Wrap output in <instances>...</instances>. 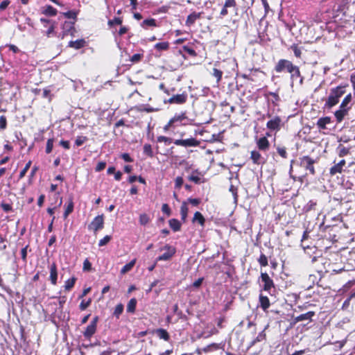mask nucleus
<instances>
[{"mask_svg": "<svg viewBox=\"0 0 355 355\" xmlns=\"http://www.w3.org/2000/svg\"><path fill=\"white\" fill-rule=\"evenodd\" d=\"M31 166V161H29L26 163V166H24V168L21 171L20 173H19V179H21L23 178L26 173H27V171H28V169L30 168Z\"/></svg>", "mask_w": 355, "mask_h": 355, "instance_id": "nucleus-38", "label": "nucleus"}, {"mask_svg": "<svg viewBox=\"0 0 355 355\" xmlns=\"http://www.w3.org/2000/svg\"><path fill=\"white\" fill-rule=\"evenodd\" d=\"M140 26L144 28L148 29L150 27L156 26V21L154 19H146L140 23Z\"/></svg>", "mask_w": 355, "mask_h": 355, "instance_id": "nucleus-17", "label": "nucleus"}, {"mask_svg": "<svg viewBox=\"0 0 355 355\" xmlns=\"http://www.w3.org/2000/svg\"><path fill=\"white\" fill-rule=\"evenodd\" d=\"M76 280V278H75V277H72L71 279H67L64 284L65 290L66 291L71 290L73 287Z\"/></svg>", "mask_w": 355, "mask_h": 355, "instance_id": "nucleus-35", "label": "nucleus"}, {"mask_svg": "<svg viewBox=\"0 0 355 355\" xmlns=\"http://www.w3.org/2000/svg\"><path fill=\"white\" fill-rule=\"evenodd\" d=\"M105 166H106V163L105 162H98L97 164L95 169H96V171H101L103 170L105 168Z\"/></svg>", "mask_w": 355, "mask_h": 355, "instance_id": "nucleus-54", "label": "nucleus"}, {"mask_svg": "<svg viewBox=\"0 0 355 355\" xmlns=\"http://www.w3.org/2000/svg\"><path fill=\"white\" fill-rule=\"evenodd\" d=\"M50 280L52 283V284L55 285L57 283V279H58V272H57V267L56 264L55 263H53L50 266Z\"/></svg>", "mask_w": 355, "mask_h": 355, "instance_id": "nucleus-12", "label": "nucleus"}, {"mask_svg": "<svg viewBox=\"0 0 355 355\" xmlns=\"http://www.w3.org/2000/svg\"><path fill=\"white\" fill-rule=\"evenodd\" d=\"M104 224L103 216L99 215L96 216L92 223L89 225L88 228L90 230H93L94 232L103 229Z\"/></svg>", "mask_w": 355, "mask_h": 355, "instance_id": "nucleus-3", "label": "nucleus"}, {"mask_svg": "<svg viewBox=\"0 0 355 355\" xmlns=\"http://www.w3.org/2000/svg\"><path fill=\"white\" fill-rule=\"evenodd\" d=\"M98 317L96 316L91 321L90 324L87 327L83 334L85 338H91L96 332Z\"/></svg>", "mask_w": 355, "mask_h": 355, "instance_id": "nucleus-4", "label": "nucleus"}, {"mask_svg": "<svg viewBox=\"0 0 355 355\" xmlns=\"http://www.w3.org/2000/svg\"><path fill=\"white\" fill-rule=\"evenodd\" d=\"M258 261L260 265L262 266H266L268 265V259L264 254H261Z\"/></svg>", "mask_w": 355, "mask_h": 355, "instance_id": "nucleus-47", "label": "nucleus"}, {"mask_svg": "<svg viewBox=\"0 0 355 355\" xmlns=\"http://www.w3.org/2000/svg\"><path fill=\"white\" fill-rule=\"evenodd\" d=\"M205 218L200 213L199 211H196L194 214L193 218V222H198L199 224H200L202 226L205 224Z\"/></svg>", "mask_w": 355, "mask_h": 355, "instance_id": "nucleus-29", "label": "nucleus"}, {"mask_svg": "<svg viewBox=\"0 0 355 355\" xmlns=\"http://www.w3.org/2000/svg\"><path fill=\"white\" fill-rule=\"evenodd\" d=\"M169 47V43L168 42H162L157 43L155 45V49H156L158 51H166Z\"/></svg>", "mask_w": 355, "mask_h": 355, "instance_id": "nucleus-34", "label": "nucleus"}, {"mask_svg": "<svg viewBox=\"0 0 355 355\" xmlns=\"http://www.w3.org/2000/svg\"><path fill=\"white\" fill-rule=\"evenodd\" d=\"M63 15L68 19H76L77 17V13L72 10L64 12Z\"/></svg>", "mask_w": 355, "mask_h": 355, "instance_id": "nucleus-45", "label": "nucleus"}, {"mask_svg": "<svg viewBox=\"0 0 355 355\" xmlns=\"http://www.w3.org/2000/svg\"><path fill=\"white\" fill-rule=\"evenodd\" d=\"M187 119L185 112H181L179 114H175L173 118L171 119V122H173L174 124L175 123H180L183 125L187 124V123H183V121Z\"/></svg>", "mask_w": 355, "mask_h": 355, "instance_id": "nucleus-13", "label": "nucleus"}, {"mask_svg": "<svg viewBox=\"0 0 355 355\" xmlns=\"http://www.w3.org/2000/svg\"><path fill=\"white\" fill-rule=\"evenodd\" d=\"M187 98V96L185 94H177V95L172 96L168 100V102L170 103L181 104L186 101Z\"/></svg>", "mask_w": 355, "mask_h": 355, "instance_id": "nucleus-11", "label": "nucleus"}, {"mask_svg": "<svg viewBox=\"0 0 355 355\" xmlns=\"http://www.w3.org/2000/svg\"><path fill=\"white\" fill-rule=\"evenodd\" d=\"M123 305L122 304H119L115 307L114 311V315L119 318L120 315L123 313Z\"/></svg>", "mask_w": 355, "mask_h": 355, "instance_id": "nucleus-36", "label": "nucleus"}, {"mask_svg": "<svg viewBox=\"0 0 355 355\" xmlns=\"http://www.w3.org/2000/svg\"><path fill=\"white\" fill-rule=\"evenodd\" d=\"M331 122V119L329 116L322 117L318 119L317 122V125L320 129H325L326 125Z\"/></svg>", "mask_w": 355, "mask_h": 355, "instance_id": "nucleus-20", "label": "nucleus"}, {"mask_svg": "<svg viewBox=\"0 0 355 355\" xmlns=\"http://www.w3.org/2000/svg\"><path fill=\"white\" fill-rule=\"evenodd\" d=\"M352 94H347L343 100V101L340 105V108H342V109L346 108V110H349L350 109V107L349 106V105L352 101Z\"/></svg>", "mask_w": 355, "mask_h": 355, "instance_id": "nucleus-25", "label": "nucleus"}, {"mask_svg": "<svg viewBox=\"0 0 355 355\" xmlns=\"http://www.w3.org/2000/svg\"><path fill=\"white\" fill-rule=\"evenodd\" d=\"M164 250L165 252L157 257L158 261H167L169 260L175 253V248L173 246L166 245L164 246Z\"/></svg>", "mask_w": 355, "mask_h": 355, "instance_id": "nucleus-5", "label": "nucleus"}, {"mask_svg": "<svg viewBox=\"0 0 355 355\" xmlns=\"http://www.w3.org/2000/svg\"><path fill=\"white\" fill-rule=\"evenodd\" d=\"M174 144L184 147H196L199 146L200 141L195 138L191 137L186 139H176L174 141Z\"/></svg>", "mask_w": 355, "mask_h": 355, "instance_id": "nucleus-2", "label": "nucleus"}, {"mask_svg": "<svg viewBox=\"0 0 355 355\" xmlns=\"http://www.w3.org/2000/svg\"><path fill=\"white\" fill-rule=\"evenodd\" d=\"M86 139L87 138L85 137H78L75 141V144L77 146H80L83 144Z\"/></svg>", "mask_w": 355, "mask_h": 355, "instance_id": "nucleus-52", "label": "nucleus"}, {"mask_svg": "<svg viewBox=\"0 0 355 355\" xmlns=\"http://www.w3.org/2000/svg\"><path fill=\"white\" fill-rule=\"evenodd\" d=\"M91 304V300L89 299L87 302L83 300L79 306L81 311L85 310Z\"/></svg>", "mask_w": 355, "mask_h": 355, "instance_id": "nucleus-49", "label": "nucleus"}, {"mask_svg": "<svg viewBox=\"0 0 355 355\" xmlns=\"http://www.w3.org/2000/svg\"><path fill=\"white\" fill-rule=\"evenodd\" d=\"M133 268V260L125 264L121 270L120 275H123L130 271Z\"/></svg>", "mask_w": 355, "mask_h": 355, "instance_id": "nucleus-33", "label": "nucleus"}, {"mask_svg": "<svg viewBox=\"0 0 355 355\" xmlns=\"http://www.w3.org/2000/svg\"><path fill=\"white\" fill-rule=\"evenodd\" d=\"M9 4H10L9 0L3 1L0 3V10H4L8 6Z\"/></svg>", "mask_w": 355, "mask_h": 355, "instance_id": "nucleus-58", "label": "nucleus"}, {"mask_svg": "<svg viewBox=\"0 0 355 355\" xmlns=\"http://www.w3.org/2000/svg\"><path fill=\"white\" fill-rule=\"evenodd\" d=\"M183 178L182 177H177L175 180V187L176 189H180L183 184Z\"/></svg>", "mask_w": 355, "mask_h": 355, "instance_id": "nucleus-46", "label": "nucleus"}, {"mask_svg": "<svg viewBox=\"0 0 355 355\" xmlns=\"http://www.w3.org/2000/svg\"><path fill=\"white\" fill-rule=\"evenodd\" d=\"M314 312L309 311L306 313L301 314L296 318V321L300 322L304 320H311L312 317L314 315Z\"/></svg>", "mask_w": 355, "mask_h": 355, "instance_id": "nucleus-22", "label": "nucleus"}, {"mask_svg": "<svg viewBox=\"0 0 355 355\" xmlns=\"http://www.w3.org/2000/svg\"><path fill=\"white\" fill-rule=\"evenodd\" d=\"M162 211L166 216H169L171 215V209L167 204H163L162 206Z\"/></svg>", "mask_w": 355, "mask_h": 355, "instance_id": "nucleus-50", "label": "nucleus"}, {"mask_svg": "<svg viewBox=\"0 0 355 355\" xmlns=\"http://www.w3.org/2000/svg\"><path fill=\"white\" fill-rule=\"evenodd\" d=\"M144 153L148 155H152V149H151V146L150 145H148V144H146L144 146Z\"/></svg>", "mask_w": 355, "mask_h": 355, "instance_id": "nucleus-62", "label": "nucleus"}, {"mask_svg": "<svg viewBox=\"0 0 355 355\" xmlns=\"http://www.w3.org/2000/svg\"><path fill=\"white\" fill-rule=\"evenodd\" d=\"M42 13L47 16H55L57 14V10L51 6H46L44 8Z\"/></svg>", "mask_w": 355, "mask_h": 355, "instance_id": "nucleus-24", "label": "nucleus"}, {"mask_svg": "<svg viewBox=\"0 0 355 355\" xmlns=\"http://www.w3.org/2000/svg\"><path fill=\"white\" fill-rule=\"evenodd\" d=\"M1 208L6 212H9L12 210V206L8 203H2L1 205Z\"/></svg>", "mask_w": 355, "mask_h": 355, "instance_id": "nucleus-55", "label": "nucleus"}, {"mask_svg": "<svg viewBox=\"0 0 355 355\" xmlns=\"http://www.w3.org/2000/svg\"><path fill=\"white\" fill-rule=\"evenodd\" d=\"M7 120L5 116H0V129L4 130L6 128Z\"/></svg>", "mask_w": 355, "mask_h": 355, "instance_id": "nucleus-48", "label": "nucleus"}, {"mask_svg": "<svg viewBox=\"0 0 355 355\" xmlns=\"http://www.w3.org/2000/svg\"><path fill=\"white\" fill-rule=\"evenodd\" d=\"M251 159L254 164H259L261 163L262 157L261 154L257 150H252L251 152Z\"/></svg>", "mask_w": 355, "mask_h": 355, "instance_id": "nucleus-27", "label": "nucleus"}, {"mask_svg": "<svg viewBox=\"0 0 355 355\" xmlns=\"http://www.w3.org/2000/svg\"><path fill=\"white\" fill-rule=\"evenodd\" d=\"M85 43V42L84 40H77L76 41L69 42V46L76 49H79L84 46Z\"/></svg>", "mask_w": 355, "mask_h": 355, "instance_id": "nucleus-26", "label": "nucleus"}, {"mask_svg": "<svg viewBox=\"0 0 355 355\" xmlns=\"http://www.w3.org/2000/svg\"><path fill=\"white\" fill-rule=\"evenodd\" d=\"M201 12H192L190 14L187 19L186 24L187 26H191L195 21L201 17Z\"/></svg>", "mask_w": 355, "mask_h": 355, "instance_id": "nucleus-15", "label": "nucleus"}, {"mask_svg": "<svg viewBox=\"0 0 355 355\" xmlns=\"http://www.w3.org/2000/svg\"><path fill=\"white\" fill-rule=\"evenodd\" d=\"M313 164L314 160L308 156H304L301 159V166L309 171V172L313 175L315 173Z\"/></svg>", "mask_w": 355, "mask_h": 355, "instance_id": "nucleus-6", "label": "nucleus"}, {"mask_svg": "<svg viewBox=\"0 0 355 355\" xmlns=\"http://www.w3.org/2000/svg\"><path fill=\"white\" fill-rule=\"evenodd\" d=\"M291 80L292 85L295 82H298L300 85L302 84L303 78L300 75L299 67L291 74Z\"/></svg>", "mask_w": 355, "mask_h": 355, "instance_id": "nucleus-14", "label": "nucleus"}, {"mask_svg": "<svg viewBox=\"0 0 355 355\" xmlns=\"http://www.w3.org/2000/svg\"><path fill=\"white\" fill-rule=\"evenodd\" d=\"M6 244L5 243V239L0 234V250H3L6 248Z\"/></svg>", "mask_w": 355, "mask_h": 355, "instance_id": "nucleus-63", "label": "nucleus"}, {"mask_svg": "<svg viewBox=\"0 0 355 355\" xmlns=\"http://www.w3.org/2000/svg\"><path fill=\"white\" fill-rule=\"evenodd\" d=\"M291 61L285 59H282L278 61L275 65V69L277 73H281L286 71V69L288 66Z\"/></svg>", "mask_w": 355, "mask_h": 355, "instance_id": "nucleus-10", "label": "nucleus"}, {"mask_svg": "<svg viewBox=\"0 0 355 355\" xmlns=\"http://www.w3.org/2000/svg\"><path fill=\"white\" fill-rule=\"evenodd\" d=\"M168 224H169V226L174 231V232H178L180 230L181 228V223L180 222L177 220V219H175V218H172L171 220H169L168 221Z\"/></svg>", "mask_w": 355, "mask_h": 355, "instance_id": "nucleus-23", "label": "nucleus"}, {"mask_svg": "<svg viewBox=\"0 0 355 355\" xmlns=\"http://www.w3.org/2000/svg\"><path fill=\"white\" fill-rule=\"evenodd\" d=\"M261 279L262 282H263V289L264 291H270L273 286L274 284L272 280L270 279L269 275L266 272H262L261 275Z\"/></svg>", "mask_w": 355, "mask_h": 355, "instance_id": "nucleus-8", "label": "nucleus"}, {"mask_svg": "<svg viewBox=\"0 0 355 355\" xmlns=\"http://www.w3.org/2000/svg\"><path fill=\"white\" fill-rule=\"evenodd\" d=\"M189 208L187 202H183L180 207L181 219L182 221H185L187 217Z\"/></svg>", "mask_w": 355, "mask_h": 355, "instance_id": "nucleus-21", "label": "nucleus"}, {"mask_svg": "<svg viewBox=\"0 0 355 355\" xmlns=\"http://www.w3.org/2000/svg\"><path fill=\"white\" fill-rule=\"evenodd\" d=\"M257 147L260 150L266 151L269 148V141L266 137L259 138L257 141Z\"/></svg>", "mask_w": 355, "mask_h": 355, "instance_id": "nucleus-9", "label": "nucleus"}, {"mask_svg": "<svg viewBox=\"0 0 355 355\" xmlns=\"http://www.w3.org/2000/svg\"><path fill=\"white\" fill-rule=\"evenodd\" d=\"M73 24H74V22L65 21L64 24H63L64 32L65 33H70L71 34H72L71 31L74 30Z\"/></svg>", "mask_w": 355, "mask_h": 355, "instance_id": "nucleus-32", "label": "nucleus"}, {"mask_svg": "<svg viewBox=\"0 0 355 355\" xmlns=\"http://www.w3.org/2000/svg\"><path fill=\"white\" fill-rule=\"evenodd\" d=\"M348 110H346V108H340L339 107V110L336 111L335 112V117L336 118V120L338 122H341L345 115H347L348 112Z\"/></svg>", "mask_w": 355, "mask_h": 355, "instance_id": "nucleus-18", "label": "nucleus"}, {"mask_svg": "<svg viewBox=\"0 0 355 355\" xmlns=\"http://www.w3.org/2000/svg\"><path fill=\"white\" fill-rule=\"evenodd\" d=\"M278 153L283 158H286L287 156V153L285 148L278 147L277 148Z\"/></svg>", "mask_w": 355, "mask_h": 355, "instance_id": "nucleus-53", "label": "nucleus"}, {"mask_svg": "<svg viewBox=\"0 0 355 355\" xmlns=\"http://www.w3.org/2000/svg\"><path fill=\"white\" fill-rule=\"evenodd\" d=\"M73 202L72 199H69L67 206L64 210L63 214L64 218H67L68 216L73 211Z\"/></svg>", "mask_w": 355, "mask_h": 355, "instance_id": "nucleus-28", "label": "nucleus"}, {"mask_svg": "<svg viewBox=\"0 0 355 355\" xmlns=\"http://www.w3.org/2000/svg\"><path fill=\"white\" fill-rule=\"evenodd\" d=\"M212 75L216 78V82L218 83L221 80L223 72L216 68H214Z\"/></svg>", "mask_w": 355, "mask_h": 355, "instance_id": "nucleus-37", "label": "nucleus"}, {"mask_svg": "<svg viewBox=\"0 0 355 355\" xmlns=\"http://www.w3.org/2000/svg\"><path fill=\"white\" fill-rule=\"evenodd\" d=\"M187 202L191 203L193 206H198L200 203V200L197 198H189Z\"/></svg>", "mask_w": 355, "mask_h": 355, "instance_id": "nucleus-57", "label": "nucleus"}, {"mask_svg": "<svg viewBox=\"0 0 355 355\" xmlns=\"http://www.w3.org/2000/svg\"><path fill=\"white\" fill-rule=\"evenodd\" d=\"M60 145L62 146L65 149H69V148H70V144L68 141L61 140L60 141Z\"/></svg>", "mask_w": 355, "mask_h": 355, "instance_id": "nucleus-64", "label": "nucleus"}, {"mask_svg": "<svg viewBox=\"0 0 355 355\" xmlns=\"http://www.w3.org/2000/svg\"><path fill=\"white\" fill-rule=\"evenodd\" d=\"M345 93V87L338 86L331 89L329 96L326 101L325 105L331 107L336 105L340 98Z\"/></svg>", "mask_w": 355, "mask_h": 355, "instance_id": "nucleus-1", "label": "nucleus"}, {"mask_svg": "<svg viewBox=\"0 0 355 355\" xmlns=\"http://www.w3.org/2000/svg\"><path fill=\"white\" fill-rule=\"evenodd\" d=\"M298 67L294 65L291 62H290L288 66L286 69V71L288 72L290 74L293 73L294 71H295Z\"/></svg>", "mask_w": 355, "mask_h": 355, "instance_id": "nucleus-51", "label": "nucleus"}, {"mask_svg": "<svg viewBox=\"0 0 355 355\" xmlns=\"http://www.w3.org/2000/svg\"><path fill=\"white\" fill-rule=\"evenodd\" d=\"M260 306L263 311H266L270 306V301L268 297L260 295L259 296Z\"/></svg>", "mask_w": 355, "mask_h": 355, "instance_id": "nucleus-19", "label": "nucleus"}, {"mask_svg": "<svg viewBox=\"0 0 355 355\" xmlns=\"http://www.w3.org/2000/svg\"><path fill=\"white\" fill-rule=\"evenodd\" d=\"M150 220V217L146 214H143L139 217V223L141 225H146Z\"/></svg>", "mask_w": 355, "mask_h": 355, "instance_id": "nucleus-40", "label": "nucleus"}, {"mask_svg": "<svg viewBox=\"0 0 355 355\" xmlns=\"http://www.w3.org/2000/svg\"><path fill=\"white\" fill-rule=\"evenodd\" d=\"M121 22H122V20L121 19V18H119V17H114V19H113L112 20H110L109 21V24L110 25L121 24Z\"/></svg>", "mask_w": 355, "mask_h": 355, "instance_id": "nucleus-59", "label": "nucleus"}, {"mask_svg": "<svg viewBox=\"0 0 355 355\" xmlns=\"http://www.w3.org/2000/svg\"><path fill=\"white\" fill-rule=\"evenodd\" d=\"M110 240H111V236L107 235L99 241L98 245L100 247L105 245L110 241Z\"/></svg>", "mask_w": 355, "mask_h": 355, "instance_id": "nucleus-44", "label": "nucleus"}, {"mask_svg": "<svg viewBox=\"0 0 355 355\" xmlns=\"http://www.w3.org/2000/svg\"><path fill=\"white\" fill-rule=\"evenodd\" d=\"M343 171V168L338 165V164H334L329 169V173L331 175H335L337 173H341Z\"/></svg>", "mask_w": 355, "mask_h": 355, "instance_id": "nucleus-30", "label": "nucleus"}, {"mask_svg": "<svg viewBox=\"0 0 355 355\" xmlns=\"http://www.w3.org/2000/svg\"><path fill=\"white\" fill-rule=\"evenodd\" d=\"M291 49L293 51V53H294V55L297 57V58H300L301 57V54H302V50L300 48H299L297 46V45L296 44H293L291 46Z\"/></svg>", "mask_w": 355, "mask_h": 355, "instance_id": "nucleus-39", "label": "nucleus"}, {"mask_svg": "<svg viewBox=\"0 0 355 355\" xmlns=\"http://www.w3.org/2000/svg\"><path fill=\"white\" fill-rule=\"evenodd\" d=\"M127 311L133 313V298L130 299L127 306Z\"/></svg>", "mask_w": 355, "mask_h": 355, "instance_id": "nucleus-60", "label": "nucleus"}, {"mask_svg": "<svg viewBox=\"0 0 355 355\" xmlns=\"http://www.w3.org/2000/svg\"><path fill=\"white\" fill-rule=\"evenodd\" d=\"M53 147V139H49L46 142V153L47 154L50 153L52 151Z\"/></svg>", "mask_w": 355, "mask_h": 355, "instance_id": "nucleus-41", "label": "nucleus"}, {"mask_svg": "<svg viewBox=\"0 0 355 355\" xmlns=\"http://www.w3.org/2000/svg\"><path fill=\"white\" fill-rule=\"evenodd\" d=\"M27 248L28 245L23 248L21 250V259H23L24 261H26Z\"/></svg>", "mask_w": 355, "mask_h": 355, "instance_id": "nucleus-56", "label": "nucleus"}, {"mask_svg": "<svg viewBox=\"0 0 355 355\" xmlns=\"http://www.w3.org/2000/svg\"><path fill=\"white\" fill-rule=\"evenodd\" d=\"M155 334L160 339L166 341L168 340L170 336L166 330L164 329H158L155 331Z\"/></svg>", "mask_w": 355, "mask_h": 355, "instance_id": "nucleus-16", "label": "nucleus"}, {"mask_svg": "<svg viewBox=\"0 0 355 355\" xmlns=\"http://www.w3.org/2000/svg\"><path fill=\"white\" fill-rule=\"evenodd\" d=\"M224 5H225V7H227V8H232L235 10H236V3L235 0H226Z\"/></svg>", "mask_w": 355, "mask_h": 355, "instance_id": "nucleus-43", "label": "nucleus"}, {"mask_svg": "<svg viewBox=\"0 0 355 355\" xmlns=\"http://www.w3.org/2000/svg\"><path fill=\"white\" fill-rule=\"evenodd\" d=\"M157 141L160 143L164 142V144L168 145L171 144L172 139L165 136H159L157 137Z\"/></svg>", "mask_w": 355, "mask_h": 355, "instance_id": "nucleus-42", "label": "nucleus"}, {"mask_svg": "<svg viewBox=\"0 0 355 355\" xmlns=\"http://www.w3.org/2000/svg\"><path fill=\"white\" fill-rule=\"evenodd\" d=\"M338 155L340 157H343L346 155H347L349 153V149L347 148H345V146L340 145L338 148Z\"/></svg>", "mask_w": 355, "mask_h": 355, "instance_id": "nucleus-31", "label": "nucleus"}, {"mask_svg": "<svg viewBox=\"0 0 355 355\" xmlns=\"http://www.w3.org/2000/svg\"><path fill=\"white\" fill-rule=\"evenodd\" d=\"M230 191L232 193V195H233V197H234V202L236 203L237 202V192H236V189L233 186H231L230 188Z\"/></svg>", "mask_w": 355, "mask_h": 355, "instance_id": "nucleus-61", "label": "nucleus"}, {"mask_svg": "<svg viewBox=\"0 0 355 355\" xmlns=\"http://www.w3.org/2000/svg\"><path fill=\"white\" fill-rule=\"evenodd\" d=\"M282 120L279 116H275L267 122L266 127L270 130L278 131L280 129Z\"/></svg>", "mask_w": 355, "mask_h": 355, "instance_id": "nucleus-7", "label": "nucleus"}]
</instances>
